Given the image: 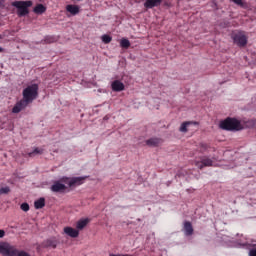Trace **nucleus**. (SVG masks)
<instances>
[{"instance_id": "nucleus-23", "label": "nucleus", "mask_w": 256, "mask_h": 256, "mask_svg": "<svg viewBox=\"0 0 256 256\" xmlns=\"http://www.w3.org/2000/svg\"><path fill=\"white\" fill-rule=\"evenodd\" d=\"M235 5H238V7H245L246 3L245 0H232Z\"/></svg>"}, {"instance_id": "nucleus-30", "label": "nucleus", "mask_w": 256, "mask_h": 256, "mask_svg": "<svg viewBox=\"0 0 256 256\" xmlns=\"http://www.w3.org/2000/svg\"><path fill=\"white\" fill-rule=\"evenodd\" d=\"M0 39H1V36H0Z\"/></svg>"}, {"instance_id": "nucleus-27", "label": "nucleus", "mask_w": 256, "mask_h": 256, "mask_svg": "<svg viewBox=\"0 0 256 256\" xmlns=\"http://www.w3.org/2000/svg\"><path fill=\"white\" fill-rule=\"evenodd\" d=\"M45 42H46V43H53V38H46V39H45Z\"/></svg>"}, {"instance_id": "nucleus-19", "label": "nucleus", "mask_w": 256, "mask_h": 256, "mask_svg": "<svg viewBox=\"0 0 256 256\" xmlns=\"http://www.w3.org/2000/svg\"><path fill=\"white\" fill-rule=\"evenodd\" d=\"M28 157H35L37 155H43V148H35L32 152H29Z\"/></svg>"}, {"instance_id": "nucleus-11", "label": "nucleus", "mask_w": 256, "mask_h": 256, "mask_svg": "<svg viewBox=\"0 0 256 256\" xmlns=\"http://www.w3.org/2000/svg\"><path fill=\"white\" fill-rule=\"evenodd\" d=\"M90 221L91 220L89 218H84V219L78 220L76 223V229L78 231H83V229H85L86 226L89 225Z\"/></svg>"}, {"instance_id": "nucleus-15", "label": "nucleus", "mask_w": 256, "mask_h": 256, "mask_svg": "<svg viewBox=\"0 0 256 256\" xmlns=\"http://www.w3.org/2000/svg\"><path fill=\"white\" fill-rule=\"evenodd\" d=\"M46 11L47 7L43 4H37L33 9V13H35V15H43Z\"/></svg>"}, {"instance_id": "nucleus-5", "label": "nucleus", "mask_w": 256, "mask_h": 256, "mask_svg": "<svg viewBox=\"0 0 256 256\" xmlns=\"http://www.w3.org/2000/svg\"><path fill=\"white\" fill-rule=\"evenodd\" d=\"M69 178H62L60 180L54 181V183L51 186L52 193H65L67 190V186L63 183H67Z\"/></svg>"}, {"instance_id": "nucleus-2", "label": "nucleus", "mask_w": 256, "mask_h": 256, "mask_svg": "<svg viewBox=\"0 0 256 256\" xmlns=\"http://www.w3.org/2000/svg\"><path fill=\"white\" fill-rule=\"evenodd\" d=\"M220 129L223 131H243L244 127L237 118L228 117L220 122Z\"/></svg>"}, {"instance_id": "nucleus-10", "label": "nucleus", "mask_w": 256, "mask_h": 256, "mask_svg": "<svg viewBox=\"0 0 256 256\" xmlns=\"http://www.w3.org/2000/svg\"><path fill=\"white\" fill-rule=\"evenodd\" d=\"M163 3V0H146L144 3L145 9H153L159 7Z\"/></svg>"}, {"instance_id": "nucleus-24", "label": "nucleus", "mask_w": 256, "mask_h": 256, "mask_svg": "<svg viewBox=\"0 0 256 256\" xmlns=\"http://www.w3.org/2000/svg\"><path fill=\"white\" fill-rule=\"evenodd\" d=\"M20 209L22 211H25V213H27V211H29V204L27 203H22L21 206H20Z\"/></svg>"}, {"instance_id": "nucleus-21", "label": "nucleus", "mask_w": 256, "mask_h": 256, "mask_svg": "<svg viewBox=\"0 0 256 256\" xmlns=\"http://www.w3.org/2000/svg\"><path fill=\"white\" fill-rule=\"evenodd\" d=\"M102 41H103V43H105L107 45V44L111 43V41H113V38L107 34H104L102 36Z\"/></svg>"}, {"instance_id": "nucleus-3", "label": "nucleus", "mask_w": 256, "mask_h": 256, "mask_svg": "<svg viewBox=\"0 0 256 256\" xmlns=\"http://www.w3.org/2000/svg\"><path fill=\"white\" fill-rule=\"evenodd\" d=\"M11 5L12 7H16L18 17H26L29 13V7H33V1H14Z\"/></svg>"}, {"instance_id": "nucleus-12", "label": "nucleus", "mask_w": 256, "mask_h": 256, "mask_svg": "<svg viewBox=\"0 0 256 256\" xmlns=\"http://www.w3.org/2000/svg\"><path fill=\"white\" fill-rule=\"evenodd\" d=\"M112 90L116 92L125 91V84L119 80H115L111 84Z\"/></svg>"}, {"instance_id": "nucleus-26", "label": "nucleus", "mask_w": 256, "mask_h": 256, "mask_svg": "<svg viewBox=\"0 0 256 256\" xmlns=\"http://www.w3.org/2000/svg\"><path fill=\"white\" fill-rule=\"evenodd\" d=\"M5 237V230L0 229V239H3Z\"/></svg>"}, {"instance_id": "nucleus-17", "label": "nucleus", "mask_w": 256, "mask_h": 256, "mask_svg": "<svg viewBox=\"0 0 256 256\" xmlns=\"http://www.w3.org/2000/svg\"><path fill=\"white\" fill-rule=\"evenodd\" d=\"M35 209H43L45 207V198H40L34 202Z\"/></svg>"}, {"instance_id": "nucleus-22", "label": "nucleus", "mask_w": 256, "mask_h": 256, "mask_svg": "<svg viewBox=\"0 0 256 256\" xmlns=\"http://www.w3.org/2000/svg\"><path fill=\"white\" fill-rule=\"evenodd\" d=\"M8 193H11V188L8 186L0 188V195H8Z\"/></svg>"}, {"instance_id": "nucleus-14", "label": "nucleus", "mask_w": 256, "mask_h": 256, "mask_svg": "<svg viewBox=\"0 0 256 256\" xmlns=\"http://www.w3.org/2000/svg\"><path fill=\"white\" fill-rule=\"evenodd\" d=\"M66 11L72 14L73 16H75V15H79L80 8L78 5L68 4L66 6Z\"/></svg>"}, {"instance_id": "nucleus-7", "label": "nucleus", "mask_w": 256, "mask_h": 256, "mask_svg": "<svg viewBox=\"0 0 256 256\" xmlns=\"http://www.w3.org/2000/svg\"><path fill=\"white\" fill-rule=\"evenodd\" d=\"M86 179H87V176L73 177V178H70L68 185H69V187H75V185H83V183H85Z\"/></svg>"}, {"instance_id": "nucleus-1", "label": "nucleus", "mask_w": 256, "mask_h": 256, "mask_svg": "<svg viewBox=\"0 0 256 256\" xmlns=\"http://www.w3.org/2000/svg\"><path fill=\"white\" fill-rule=\"evenodd\" d=\"M39 97V85H28L22 92V99L18 101L12 109V113H21L23 109L29 107L35 99Z\"/></svg>"}, {"instance_id": "nucleus-29", "label": "nucleus", "mask_w": 256, "mask_h": 256, "mask_svg": "<svg viewBox=\"0 0 256 256\" xmlns=\"http://www.w3.org/2000/svg\"><path fill=\"white\" fill-rule=\"evenodd\" d=\"M4 49L2 47H0V53H3Z\"/></svg>"}, {"instance_id": "nucleus-6", "label": "nucleus", "mask_w": 256, "mask_h": 256, "mask_svg": "<svg viewBox=\"0 0 256 256\" xmlns=\"http://www.w3.org/2000/svg\"><path fill=\"white\" fill-rule=\"evenodd\" d=\"M195 165L198 167V169H203V167H213V160L207 156H204L200 161H196Z\"/></svg>"}, {"instance_id": "nucleus-28", "label": "nucleus", "mask_w": 256, "mask_h": 256, "mask_svg": "<svg viewBox=\"0 0 256 256\" xmlns=\"http://www.w3.org/2000/svg\"><path fill=\"white\" fill-rule=\"evenodd\" d=\"M250 123H251L252 125H256V118H255V119H252V120L250 121Z\"/></svg>"}, {"instance_id": "nucleus-4", "label": "nucleus", "mask_w": 256, "mask_h": 256, "mask_svg": "<svg viewBox=\"0 0 256 256\" xmlns=\"http://www.w3.org/2000/svg\"><path fill=\"white\" fill-rule=\"evenodd\" d=\"M234 45L237 47H246L249 41V37L245 33V31L234 32L231 35Z\"/></svg>"}, {"instance_id": "nucleus-9", "label": "nucleus", "mask_w": 256, "mask_h": 256, "mask_svg": "<svg viewBox=\"0 0 256 256\" xmlns=\"http://www.w3.org/2000/svg\"><path fill=\"white\" fill-rule=\"evenodd\" d=\"M64 233L65 235H68V237H72V239H76V237H79V230L73 227H64Z\"/></svg>"}, {"instance_id": "nucleus-25", "label": "nucleus", "mask_w": 256, "mask_h": 256, "mask_svg": "<svg viewBox=\"0 0 256 256\" xmlns=\"http://www.w3.org/2000/svg\"><path fill=\"white\" fill-rule=\"evenodd\" d=\"M200 148H201L200 151H202V153H203V152L207 151V149H209V146L207 144H201Z\"/></svg>"}, {"instance_id": "nucleus-13", "label": "nucleus", "mask_w": 256, "mask_h": 256, "mask_svg": "<svg viewBox=\"0 0 256 256\" xmlns=\"http://www.w3.org/2000/svg\"><path fill=\"white\" fill-rule=\"evenodd\" d=\"M161 143H163L161 138H150L146 140V145H148V147H159Z\"/></svg>"}, {"instance_id": "nucleus-20", "label": "nucleus", "mask_w": 256, "mask_h": 256, "mask_svg": "<svg viewBox=\"0 0 256 256\" xmlns=\"http://www.w3.org/2000/svg\"><path fill=\"white\" fill-rule=\"evenodd\" d=\"M189 125H191V122L182 123L179 131H181V133H187V127H189Z\"/></svg>"}, {"instance_id": "nucleus-16", "label": "nucleus", "mask_w": 256, "mask_h": 256, "mask_svg": "<svg viewBox=\"0 0 256 256\" xmlns=\"http://www.w3.org/2000/svg\"><path fill=\"white\" fill-rule=\"evenodd\" d=\"M184 231L185 235H187L188 237L193 235V225H191V222L184 223Z\"/></svg>"}, {"instance_id": "nucleus-8", "label": "nucleus", "mask_w": 256, "mask_h": 256, "mask_svg": "<svg viewBox=\"0 0 256 256\" xmlns=\"http://www.w3.org/2000/svg\"><path fill=\"white\" fill-rule=\"evenodd\" d=\"M57 239L55 238H50V239H47L45 240L43 243H42V247H44V249H57Z\"/></svg>"}, {"instance_id": "nucleus-18", "label": "nucleus", "mask_w": 256, "mask_h": 256, "mask_svg": "<svg viewBox=\"0 0 256 256\" xmlns=\"http://www.w3.org/2000/svg\"><path fill=\"white\" fill-rule=\"evenodd\" d=\"M120 47H122V49H129V47H131V42L127 38H122L120 41Z\"/></svg>"}]
</instances>
